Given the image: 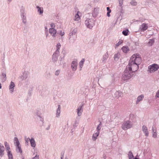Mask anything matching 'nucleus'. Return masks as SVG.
<instances>
[{"instance_id": "1", "label": "nucleus", "mask_w": 159, "mask_h": 159, "mask_svg": "<svg viewBox=\"0 0 159 159\" xmlns=\"http://www.w3.org/2000/svg\"><path fill=\"white\" fill-rule=\"evenodd\" d=\"M139 68V66L136 64L134 62L131 61L129 60L128 65L126 69L132 71L133 73L137 70Z\"/></svg>"}, {"instance_id": "2", "label": "nucleus", "mask_w": 159, "mask_h": 159, "mask_svg": "<svg viewBox=\"0 0 159 159\" xmlns=\"http://www.w3.org/2000/svg\"><path fill=\"white\" fill-rule=\"evenodd\" d=\"M133 72L127 69L125 71L124 74L122 75V78L124 80H128L131 78L134 75Z\"/></svg>"}, {"instance_id": "3", "label": "nucleus", "mask_w": 159, "mask_h": 159, "mask_svg": "<svg viewBox=\"0 0 159 159\" xmlns=\"http://www.w3.org/2000/svg\"><path fill=\"white\" fill-rule=\"evenodd\" d=\"M130 60L139 66L141 62V59L139 54H134L130 58Z\"/></svg>"}, {"instance_id": "4", "label": "nucleus", "mask_w": 159, "mask_h": 159, "mask_svg": "<svg viewBox=\"0 0 159 159\" xmlns=\"http://www.w3.org/2000/svg\"><path fill=\"white\" fill-rule=\"evenodd\" d=\"M77 31L76 28H73L70 31L69 33L70 38H69V42L71 43H73L75 40L76 38L75 34Z\"/></svg>"}, {"instance_id": "5", "label": "nucleus", "mask_w": 159, "mask_h": 159, "mask_svg": "<svg viewBox=\"0 0 159 159\" xmlns=\"http://www.w3.org/2000/svg\"><path fill=\"white\" fill-rule=\"evenodd\" d=\"M85 23L87 28L91 29L94 25V20L92 19H87L85 21Z\"/></svg>"}, {"instance_id": "6", "label": "nucleus", "mask_w": 159, "mask_h": 159, "mask_svg": "<svg viewBox=\"0 0 159 159\" xmlns=\"http://www.w3.org/2000/svg\"><path fill=\"white\" fill-rule=\"evenodd\" d=\"M132 125L130 121L127 120L124 122L122 125V128L124 130H126L128 129L131 128L132 127Z\"/></svg>"}, {"instance_id": "7", "label": "nucleus", "mask_w": 159, "mask_h": 159, "mask_svg": "<svg viewBox=\"0 0 159 159\" xmlns=\"http://www.w3.org/2000/svg\"><path fill=\"white\" fill-rule=\"evenodd\" d=\"M148 68L150 73H152L157 70L159 69V66L157 64H154L149 66Z\"/></svg>"}, {"instance_id": "8", "label": "nucleus", "mask_w": 159, "mask_h": 159, "mask_svg": "<svg viewBox=\"0 0 159 159\" xmlns=\"http://www.w3.org/2000/svg\"><path fill=\"white\" fill-rule=\"evenodd\" d=\"M148 27L147 24L143 23L140 25L139 30L142 32H144L147 29Z\"/></svg>"}, {"instance_id": "9", "label": "nucleus", "mask_w": 159, "mask_h": 159, "mask_svg": "<svg viewBox=\"0 0 159 159\" xmlns=\"http://www.w3.org/2000/svg\"><path fill=\"white\" fill-rule=\"evenodd\" d=\"M21 15L22 17V21L24 24L26 23V17L25 16V11L23 9L20 10Z\"/></svg>"}, {"instance_id": "10", "label": "nucleus", "mask_w": 159, "mask_h": 159, "mask_svg": "<svg viewBox=\"0 0 159 159\" xmlns=\"http://www.w3.org/2000/svg\"><path fill=\"white\" fill-rule=\"evenodd\" d=\"M99 11V8L98 7H95L93 10L92 11V16L93 17H96Z\"/></svg>"}, {"instance_id": "11", "label": "nucleus", "mask_w": 159, "mask_h": 159, "mask_svg": "<svg viewBox=\"0 0 159 159\" xmlns=\"http://www.w3.org/2000/svg\"><path fill=\"white\" fill-rule=\"evenodd\" d=\"M49 31L54 39L57 35V32L56 30L54 28H50L49 29Z\"/></svg>"}, {"instance_id": "12", "label": "nucleus", "mask_w": 159, "mask_h": 159, "mask_svg": "<svg viewBox=\"0 0 159 159\" xmlns=\"http://www.w3.org/2000/svg\"><path fill=\"white\" fill-rule=\"evenodd\" d=\"M60 53L58 51H55L53 53L52 56V60L54 62L58 60V57Z\"/></svg>"}, {"instance_id": "13", "label": "nucleus", "mask_w": 159, "mask_h": 159, "mask_svg": "<svg viewBox=\"0 0 159 159\" xmlns=\"http://www.w3.org/2000/svg\"><path fill=\"white\" fill-rule=\"evenodd\" d=\"M78 63L77 61H74L71 63V67L73 71L76 70Z\"/></svg>"}, {"instance_id": "14", "label": "nucleus", "mask_w": 159, "mask_h": 159, "mask_svg": "<svg viewBox=\"0 0 159 159\" xmlns=\"http://www.w3.org/2000/svg\"><path fill=\"white\" fill-rule=\"evenodd\" d=\"M83 105L80 106L77 109V114L79 116H80L82 114L83 108Z\"/></svg>"}, {"instance_id": "15", "label": "nucleus", "mask_w": 159, "mask_h": 159, "mask_svg": "<svg viewBox=\"0 0 159 159\" xmlns=\"http://www.w3.org/2000/svg\"><path fill=\"white\" fill-rule=\"evenodd\" d=\"M142 130L146 136L148 137V131L147 127L145 125H143L142 127Z\"/></svg>"}, {"instance_id": "16", "label": "nucleus", "mask_w": 159, "mask_h": 159, "mask_svg": "<svg viewBox=\"0 0 159 159\" xmlns=\"http://www.w3.org/2000/svg\"><path fill=\"white\" fill-rule=\"evenodd\" d=\"M15 87V84L12 81L11 82L9 87L10 91L11 93H12L14 92V89Z\"/></svg>"}, {"instance_id": "17", "label": "nucleus", "mask_w": 159, "mask_h": 159, "mask_svg": "<svg viewBox=\"0 0 159 159\" xmlns=\"http://www.w3.org/2000/svg\"><path fill=\"white\" fill-rule=\"evenodd\" d=\"M30 142L31 146L33 148H35L36 146V143L34 139L33 138H31L30 140Z\"/></svg>"}, {"instance_id": "18", "label": "nucleus", "mask_w": 159, "mask_h": 159, "mask_svg": "<svg viewBox=\"0 0 159 159\" xmlns=\"http://www.w3.org/2000/svg\"><path fill=\"white\" fill-rule=\"evenodd\" d=\"M4 147L0 143V156L2 157L4 154Z\"/></svg>"}, {"instance_id": "19", "label": "nucleus", "mask_w": 159, "mask_h": 159, "mask_svg": "<svg viewBox=\"0 0 159 159\" xmlns=\"http://www.w3.org/2000/svg\"><path fill=\"white\" fill-rule=\"evenodd\" d=\"M16 151L17 152H19L21 154L22 152V151L21 148V145L19 144L17 145H16Z\"/></svg>"}, {"instance_id": "20", "label": "nucleus", "mask_w": 159, "mask_h": 159, "mask_svg": "<svg viewBox=\"0 0 159 159\" xmlns=\"http://www.w3.org/2000/svg\"><path fill=\"white\" fill-rule=\"evenodd\" d=\"M61 107L60 105L58 106V107L56 111V117H59L60 116Z\"/></svg>"}, {"instance_id": "21", "label": "nucleus", "mask_w": 159, "mask_h": 159, "mask_svg": "<svg viewBox=\"0 0 159 159\" xmlns=\"http://www.w3.org/2000/svg\"><path fill=\"white\" fill-rule=\"evenodd\" d=\"M99 132L98 131L96 132L95 133L93 134L92 137V139L93 141H96L97 139V137L99 135Z\"/></svg>"}, {"instance_id": "22", "label": "nucleus", "mask_w": 159, "mask_h": 159, "mask_svg": "<svg viewBox=\"0 0 159 159\" xmlns=\"http://www.w3.org/2000/svg\"><path fill=\"white\" fill-rule=\"evenodd\" d=\"M1 77L2 82H4L6 80L7 77L5 73H2Z\"/></svg>"}, {"instance_id": "23", "label": "nucleus", "mask_w": 159, "mask_h": 159, "mask_svg": "<svg viewBox=\"0 0 159 159\" xmlns=\"http://www.w3.org/2000/svg\"><path fill=\"white\" fill-rule=\"evenodd\" d=\"M121 49L123 52L125 53L128 52L129 51V47L127 46L123 47Z\"/></svg>"}, {"instance_id": "24", "label": "nucleus", "mask_w": 159, "mask_h": 159, "mask_svg": "<svg viewBox=\"0 0 159 159\" xmlns=\"http://www.w3.org/2000/svg\"><path fill=\"white\" fill-rule=\"evenodd\" d=\"M122 95V93L119 91H117L115 93V97L117 98L120 97H121Z\"/></svg>"}, {"instance_id": "25", "label": "nucleus", "mask_w": 159, "mask_h": 159, "mask_svg": "<svg viewBox=\"0 0 159 159\" xmlns=\"http://www.w3.org/2000/svg\"><path fill=\"white\" fill-rule=\"evenodd\" d=\"M144 95L143 94H142L138 96L137 98V100L136 102V104L138 103L139 102L141 101H142L144 98Z\"/></svg>"}, {"instance_id": "26", "label": "nucleus", "mask_w": 159, "mask_h": 159, "mask_svg": "<svg viewBox=\"0 0 159 159\" xmlns=\"http://www.w3.org/2000/svg\"><path fill=\"white\" fill-rule=\"evenodd\" d=\"M14 144L15 146L20 144V142L17 138L15 137L14 139Z\"/></svg>"}, {"instance_id": "27", "label": "nucleus", "mask_w": 159, "mask_h": 159, "mask_svg": "<svg viewBox=\"0 0 159 159\" xmlns=\"http://www.w3.org/2000/svg\"><path fill=\"white\" fill-rule=\"evenodd\" d=\"M155 40L153 39H149V41L148 43V45L149 46H151L154 43Z\"/></svg>"}, {"instance_id": "28", "label": "nucleus", "mask_w": 159, "mask_h": 159, "mask_svg": "<svg viewBox=\"0 0 159 159\" xmlns=\"http://www.w3.org/2000/svg\"><path fill=\"white\" fill-rule=\"evenodd\" d=\"M79 13H80V12L78 11L77 13L75 14L74 19L75 20L78 21L80 20V17L79 15Z\"/></svg>"}, {"instance_id": "29", "label": "nucleus", "mask_w": 159, "mask_h": 159, "mask_svg": "<svg viewBox=\"0 0 159 159\" xmlns=\"http://www.w3.org/2000/svg\"><path fill=\"white\" fill-rule=\"evenodd\" d=\"M128 157L129 159H134V156L133 154L131 151H129L128 154Z\"/></svg>"}, {"instance_id": "30", "label": "nucleus", "mask_w": 159, "mask_h": 159, "mask_svg": "<svg viewBox=\"0 0 159 159\" xmlns=\"http://www.w3.org/2000/svg\"><path fill=\"white\" fill-rule=\"evenodd\" d=\"M108 57V55L107 53L106 54L103 56L102 61L105 62L106 60Z\"/></svg>"}, {"instance_id": "31", "label": "nucleus", "mask_w": 159, "mask_h": 159, "mask_svg": "<svg viewBox=\"0 0 159 159\" xmlns=\"http://www.w3.org/2000/svg\"><path fill=\"white\" fill-rule=\"evenodd\" d=\"M7 153L9 159H13V157L11 152H7Z\"/></svg>"}, {"instance_id": "32", "label": "nucleus", "mask_w": 159, "mask_h": 159, "mask_svg": "<svg viewBox=\"0 0 159 159\" xmlns=\"http://www.w3.org/2000/svg\"><path fill=\"white\" fill-rule=\"evenodd\" d=\"M130 4L133 6H136L137 5V3L135 0H132L130 2Z\"/></svg>"}, {"instance_id": "33", "label": "nucleus", "mask_w": 159, "mask_h": 159, "mask_svg": "<svg viewBox=\"0 0 159 159\" xmlns=\"http://www.w3.org/2000/svg\"><path fill=\"white\" fill-rule=\"evenodd\" d=\"M84 61H85L84 59L83 58L82 59V60L80 62L79 65H80V67L81 68L82 67Z\"/></svg>"}, {"instance_id": "34", "label": "nucleus", "mask_w": 159, "mask_h": 159, "mask_svg": "<svg viewBox=\"0 0 159 159\" xmlns=\"http://www.w3.org/2000/svg\"><path fill=\"white\" fill-rule=\"evenodd\" d=\"M120 56V54L119 53H117V54H115L114 55V59L115 60L117 61L119 58Z\"/></svg>"}, {"instance_id": "35", "label": "nucleus", "mask_w": 159, "mask_h": 159, "mask_svg": "<svg viewBox=\"0 0 159 159\" xmlns=\"http://www.w3.org/2000/svg\"><path fill=\"white\" fill-rule=\"evenodd\" d=\"M61 45L60 43H58L56 46L57 50L56 51H58V52H59L60 49L61 48Z\"/></svg>"}, {"instance_id": "36", "label": "nucleus", "mask_w": 159, "mask_h": 159, "mask_svg": "<svg viewBox=\"0 0 159 159\" xmlns=\"http://www.w3.org/2000/svg\"><path fill=\"white\" fill-rule=\"evenodd\" d=\"M102 125V123L100 122V124L98 126L97 128V132L99 131L100 130L101 128V126Z\"/></svg>"}, {"instance_id": "37", "label": "nucleus", "mask_w": 159, "mask_h": 159, "mask_svg": "<svg viewBox=\"0 0 159 159\" xmlns=\"http://www.w3.org/2000/svg\"><path fill=\"white\" fill-rule=\"evenodd\" d=\"M129 32V30H123L122 31V34L124 35L125 36H127L128 35V32Z\"/></svg>"}, {"instance_id": "38", "label": "nucleus", "mask_w": 159, "mask_h": 159, "mask_svg": "<svg viewBox=\"0 0 159 159\" xmlns=\"http://www.w3.org/2000/svg\"><path fill=\"white\" fill-rule=\"evenodd\" d=\"M28 77V75L26 73H24L22 76V79L24 80L26 79Z\"/></svg>"}, {"instance_id": "39", "label": "nucleus", "mask_w": 159, "mask_h": 159, "mask_svg": "<svg viewBox=\"0 0 159 159\" xmlns=\"http://www.w3.org/2000/svg\"><path fill=\"white\" fill-rule=\"evenodd\" d=\"M37 8L38 9V11L39 12L40 14H41L43 13V10H42L40 7L39 6H37Z\"/></svg>"}, {"instance_id": "40", "label": "nucleus", "mask_w": 159, "mask_h": 159, "mask_svg": "<svg viewBox=\"0 0 159 159\" xmlns=\"http://www.w3.org/2000/svg\"><path fill=\"white\" fill-rule=\"evenodd\" d=\"M122 43V41H120L119 42L117 43L116 44V47H117L119 46Z\"/></svg>"}, {"instance_id": "41", "label": "nucleus", "mask_w": 159, "mask_h": 159, "mask_svg": "<svg viewBox=\"0 0 159 159\" xmlns=\"http://www.w3.org/2000/svg\"><path fill=\"white\" fill-rule=\"evenodd\" d=\"M30 139L29 138H27L26 137H25V143H28L29 141H30Z\"/></svg>"}, {"instance_id": "42", "label": "nucleus", "mask_w": 159, "mask_h": 159, "mask_svg": "<svg viewBox=\"0 0 159 159\" xmlns=\"http://www.w3.org/2000/svg\"><path fill=\"white\" fill-rule=\"evenodd\" d=\"M60 72V70H57L55 71V75L56 76H58Z\"/></svg>"}, {"instance_id": "43", "label": "nucleus", "mask_w": 159, "mask_h": 159, "mask_svg": "<svg viewBox=\"0 0 159 159\" xmlns=\"http://www.w3.org/2000/svg\"><path fill=\"white\" fill-rule=\"evenodd\" d=\"M153 137L154 138H157V133H156V130L155 131V132H153Z\"/></svg>"}, {"instance_id": "44", "label": "nucleus", "mask_w": 159, "mask_h": 159, "mask_svg": "<svg viewBox=\"0 0 159 159\" xmlns=\"http://www.w3.org/2000/svg\"><path fill=\"white\" fill-rule=\"evenodd\" d=\"M119 2V5L120 7H121L123 4V0H118Z\"/></svg>"}, {"instance_id": "45", "label": "nucleus", "mask_w": 159, "mask_h": 159, "mask_svg": "<svg viewBox=\"0 0 159 159\" xmlns=\"http://www.w3.org/2000/svg\"><path fill=\"white\" fill-rule=\"evenodd\" d=\"M4 145L5 148L9 146L8 143L6 141L4 142Z\"/></svg>"}, {"instance_id": "46", "label": "nucleus", "mask_w": 159, "mask_h": 159, "mask_svg": "<svg viewBox=\"0 0 159 159\" xmlns=\"http://www.w3.org/2000/svg\"><path fill=\"white\" fill-rule=\"evenodd\" d=\"M50 76V74L49 73H47L45 75V77H49Z\"/></svg>"}, {"instance_id": "47", "label": "nucleus", "mask_w": 159, "mask_h": 159, "mask_svg": "<svg viewBox=\"0 0 159 159\" xmlns=\"http://www.w3.org/2000/svg\"><path fill=\"white\" fill-rule=\"evenodd\" d=\"M50 25L52 28H54L55 27V25L53 23H52Z\"/></svg>"}, {"instance_id": "48", "label": "nucleus", "mask_w": 159, "mask_h": 159, "mask_svg": "<svg viewBox=\"0 0 159 159\" xmlns=\"http://www.w3.org/2000/svg\"><path fill=\"white\" fill-rule=\"evenodd\" d=\"M64 34L65 32H62V33H59V34L61 35V36L62 39V38H63V36L64 35Z\"/></svg>"}, {"instance_id": "49", "label": "nucleus", "mask_w": 159, "mask_h": 159, "mask_svg": "<svg viewBox=\"0 0 159 159\" xmlns=\"http://www.w3.org/2000/svg\"><path fill=\"white\" fill-rule=\"evenodd\" d=\"M6 150L7 152L11 151L10 150V146H8L6 148Z\"/></svg>"}, {"instance_id": "50", "label": "nucleus", "mask_w": 159, "mask_h": 159, "mask_svg": "<svg viewBox=\"0 0 159 159\" xmlns=\"http://www.w3.org/2000/svg\"><path fill=\"white\" fill-rule=\"evenodd\" d=\"M156 97L159 98V90L157 92L156 95Z\"/></svg>"}, {"instance_id": "51", "label": "nucleus", "mask_w": 159, "mask_h": 159, "mask_svg": "<svg viewBox=\"0 0 159 159\" xmlns=\"http://www.w3.org/2000/svg\"><path fill=\"white\" fill-rule=\"evenodd\" d=\"M32 159H39V156H38L36 155Z\"/></svg>"}, {"instance_id": "52", "label": "nucleus", "mask_w": 159, "mask_h": 159, "mask_svg": "<svg viewBox=\"0 0 159 159\" xmlns=\"http://www.w3.org/2000/svg\"><path fill=\"white\" fill-rule=\"evenodd\" d=\"M107 10L108 11V12H111V10L110 9L109 7H107Z\"/></svg>"}, {"instance_id": "53", "label": "nucleus", "mask_w": 159, "mask_h": 159, "mask_svg": "<svg viewBox=\"0 0 159 159\" xmlns=\"http://www.w3.org/2000/svg\"><path fill=\"white\" fill-rule=\"evenodd\" d=\"M139 42H135V44L136 46H139Z\"/></svg>"}, {"instance_id": "54", "label": "nucleus", "mask_w": 159, "mask_h": 159, "mask_svg": "<svg viewBox=\"0 0 159 159\" xmlns=\"http://www.w3.org/2000/svg\"><path fill=\"white\" fill-rule=\"evenodd\" d=\"M50 128V126L48 125L46 128L47 130H49Z\"/></svg>"}, {"instance_id": "55", "label": "nucleus", "mask_w": 159, "mask_h": 159, "mask_svg": "<svg viewBox=\"0 0 159 159\" xmlns=\"http://www.w3.org/2000/svg\"><path fill=\"white\" fill-rule=\"evenodd\" d=\"M111 12H107V16H108V17H109L110 16V13Z\"/></svg>"}, {"instance_id": "56", "label": "nucleus", "mask_w": 159, "mask_h": 159, "mask_svg": "<svg viewBox=\"0 0 159 159\" xmlns=\"http://www.w3.org/2000/svg\"><path fill=\"white\" fill-rule=\"evenodd\" d=\"M63 154H62L61 153V159H63Z\"/></svg>"}, {"instance_id": "57", "label": "nucleus", "mask_w": 159, "mask_h": 159, "mask_svg": "<svg viewBox=\"0 0 159 159\" xmlns=\"http://www.w3.org/2000/svg\"><path fill=\"white\" fill-rule=\"evenodd\" d=\"M38 116L39 118H40V120H41V121H43V119L41 118V117L40 116L38 115Z\"/></svg>"}, {"instance_id": "58", "label": "nucleus", "mask_w": 159, "mask_h": 159, "mask_svg": "<svg viewBox=\"0 0 159 159\" xmlns=\"http://www.w3.org/2000/svg\"><path fill=\"white\" fill-rule=\"evenodd\" d=\"M152 132H155L154 131V129L153 126L152 127Z\"/></svg>"}, {"instance_id": "59", "label": "nucleus", "mask_w": 159, "mask_h": 159, "mask_svg": "<svg viewBox=\"0 0 159 159\" xmlns=\"http://www.w3.org/2000/svg\"><path fill=\"white\" fill-rule=\"evenodd\" d=\"M62 31L61 30H60L59 32H58L57 33V34H59V33H62Z\"/></svg>"}, {"instance_id": "60", "label": "nucleus", "mask_w": 159, "mask_h": 159, "mask_svg": "<svg viewBox=\"0 0 159 159\" xmlns=\"http://www.w3.org/2000/svg\"><path fill=\"white\" fill-rule=\"evenodd\" d=\"M2 84H1L0 83V89H1L2 88Z\"/></svg>"}, {"instance_id": "61", "label": "nucleus", "mask_w": 159, "mask_h": 159, "mask_svg": "<svg viewBox=\"0 0 159 159\" xmlns=\"http://www.w3.org/2000/svg\"><path fill=\"white\" fill-rule=\"evenodd\" d=\"M8 1L9 2H10L12 1V0H8Z\"/></svg>"}, {"instance_id": "62", "label": "nucleus", "mask_w": 159, "mask_h": 159, "mask_svg": "<svg viewBox=\"0 0 159 159\" xmlns=\"http://www.w3.org/2000/svg\"><path fill=\"white\" fill-rule=\"evenodd\" d=\"M63 59V58H61L60 59V61H61Z\"/></svg>"}, {"instance_id": "63", "label": "nucleus", "mask_w": 159, "mask_h": 159, "mask_svg": "<svg viewBox=\"0 0 159 159\" xmlns=\"http://www.w3.org/2000/svg\"><path fill=\"white\" fill-rule=\"evenodd\" d=\"M88 5H89L90 7H92L90 4H89Z\"/></svg>"}, {"instance_id": "64", "label": "nucleus", "mask_w": 159, "mask_h": 159, "mask_svg": "<svg viewBox=\"0 0 159 159\" xmlns=\"http://www.w3.org/2000/svg\"><path fill=\"white\" fill-rule=\"evenodd\" d=\"M134 159H139V158H137V157H135V158H134Z\"/></svg>"}]
</instances>
